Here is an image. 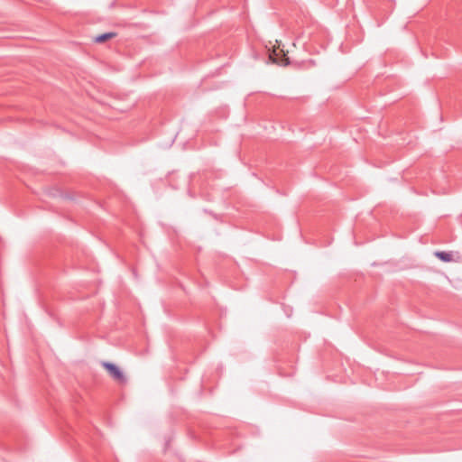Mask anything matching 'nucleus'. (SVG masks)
I'll use <instances>...</instances> for the list:
<instances>
[{"label":"nucleus","instance_id":"nucleus-2","mask_svg":"<svg viewBox=\"0 0 462 462\" xmlns=\"http://www.w3.org/2000/svg\"><path fill=\"white\" fill-rule=\"evenodd\" d=\"M116 36V32H105V33H102V34H99L97 36L95 37V42H97V43H103L112 38H115Z\"/></svg>","mask_w":462,"mask_h":462},{"label":"nucleus","instance_id":"nucleus-1","mask_svg":"<svg viewBox=\"0 0 462 462\" xmlns=\"http://www.w3.org/2000/svg\"><path fill=\"white\" fill-rule=\"evenodd\" d=\"M102 366L116 382L119 383H125L127 382L126 376L116 365L110 362H103Z\"/></svg>","mask_w":462,"mask_h":462},{"label":"nucleus","instance_id":"nucleus-3","mask_svg":"<svg viewBox=\"0 0 462 462\" xmlns=\"http://www.w3.org/2000/svg\"><path fill=\"white\" fill-rule=\"evenodd\" d=\"M435 256L439 258L440 261L444 263H448L452 261V254L446 251H437L435 252Z\"/></svg>","mask_w":462,"mask_h":462},{"label":"nucleus","instance_id":"nucleus-4","mask_svg":"<svg viewBox=\"0 0 462 462\" xmlns=\"http://www.w3.org/2000/svg\"><path fill=\"white\" fill-rule=\"evenodd\" d=\"M277 54L275 51L273 54H270V59L273 60V63H277L279 65H287L289 64V59L283 54L282 57V60L276 59Z\"/></svg>","mask_w":462,"mask_h":462}]
</instances>
